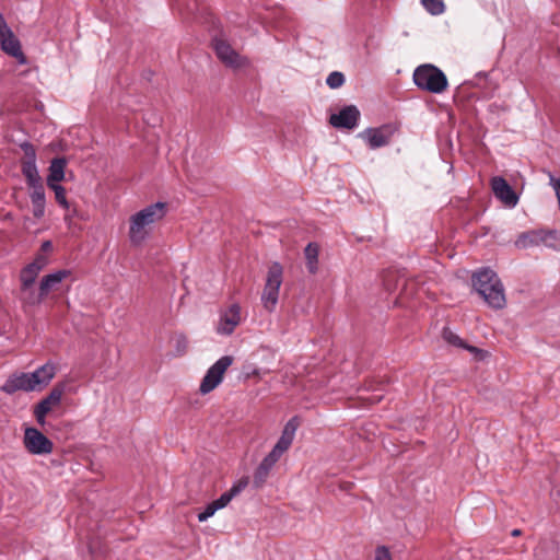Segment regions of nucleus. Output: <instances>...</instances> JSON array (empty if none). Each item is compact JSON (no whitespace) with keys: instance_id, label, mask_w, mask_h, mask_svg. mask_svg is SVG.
I'll return each instance as SVG.
<instances>
[{"instance_id":"1","label":"nucleus","mask_w":560,"mask_h":560,"mask_svg":"<svg viewBox=\"0 0 560 560\" xmlns=\"http://www.w3.org/2000/svg\"><path fill=\"white\" fill-rule=\"evenodd\" d=\"M166 214V205L156 202L136 212L129 218V241L133 246L141 245L149 236L153 225Z\"/></svg>"},{"instance_id":"2","label":"nucleus","mask_w":560,"mask_h":560,"mask_svg":"<svg viewBox=\"0 0 560 560\" xmlns=\"http://www.w3.org/2000/svg\"><path fill=\"white\" fill-rule=\"evenodd\" d=\"M472 287L490 307L501 310L505 306L503 284L490 268H482L472 275Z\"/></svg>"},{"instance_id":"3","label":"nucleus","mask_w":560,"mask_h":560,"mask_svg":"<svg viewBox=\"0 0 560 560\" xmlns=\"http://www.w3.org/2000/svg\"><path fill=\"white\" fill-rule=\"evenodd\" d=\"M282 281L283 267L279 262H272L268 267L260 298L264 308L269 313H272L277 307Z\"/></svg>"},{"instance_id":"4","label":"nucleus","mask_w":560,"mask_h":560,"mask_svg":"<svg viewBox=\"0 0 560 560\" xmlns=\"http://www.w3.org/2000/svg\"><path fill=\"white\" fill-rule=\"evenodd\" d=\"M413 82L419 89L436 94L447 88L446 75L433 65L419 66L413 72Z\"/></svg>"},{"instance_id":"5","label":"nucleus","mask_w":560,"mask_h":560,"mask_svg":"<svg viewBox=\"0 0 560 560\" xmlns=\"http://www.w3.org/2000/svg\"><path fill=\"white\" fill-rule=\"evenodd\" d=\"M213 49L219 60L228 68L238 70L249 66V60L240 55L224 38L215 37Z\"/></svg>"},{"instance_id":"6","label":"nucleus","mask_w":560,"mask_h":560,"mask_svg":"<svg viewBox=\"0 0 560 560\" xmlns=\"http://www.w3.org/2000/svg\"><path fill=\"white\" fill-rule=\"evenodd\" d=\"M67 390V383L59 382L57 383L50 393L43 398L37 405L34 407V417L39 425H45L46 416L56 407H58L61 402L62 396Z\"/></svg>"},{"instance_id":"7","label":"nucleus","mask_w":560,"mask_h":560,"mask_svg":"<svg viewBox=\"0 0 560 560\" xmlns=\"http://www.w3.org/2000/svg\"><path fill=\"white\" fill-rule=\"evenodd\" d=\"M233 358L224 355L220 358L206 373L201 381L199 390L201 394L212 392L223 380L224 373L231 366Z\"/></svg>"},{"instance_id":"8","label":"nucleus","mask_w":560,"mask_h":560,"mask_svg":"<svg viewBox=\"0 0 560 560\" xmlns=\"http://www.w3.org/2000/svg\"><path fill=\"white\" fill-rule=\"evenodd\" d=\"M0 46L1 49L11 57L18 59L20 63L25 62V56L21 48L19 38L9 27L3 14L0 12Z\"/></svg>"},{"instance_id":"9","label":"nucleus","mask_w":560,"mask_h":560,"mask_svg":"<svg viewBox=\"0 0 560 560\" xmlns=\"http://www.w3.org/2000/svg\"><path fill=\"white\" fill-rule=\"evenodd\" d=\"M24 446L35 455L50 454L54 448L52 442L35 428H26L24 431Z\"/></svg>"},{"instance_id":"10","label":"nucleus","mask_w":560,"mask_h":560,"mask_svg":"<svg viewBox=\"0 0 560 560\" xmlns=\"http://www.w3.org/2000/svg\"><path fill=\"white\" fill-rule=\"evenodd\" d=\"M396 131L395 126L386 124L378 128H368L360 133V137L366 140L371 149H378L387 145Z\"/></svg>"},{"instance_id":"11","label":"nucleus","mask_w":560,"mask_h":560,"mask_svg":"<svg viewBox=\"0 0 560 560\" xmlns=\"http://www.w3.org/2000/svg\"><path fill=\"white\" fill-rule=\"evenodd\" d=\"M551 238H556L555 231L533 230L520 234L515 241V246L521 249L538 246L540 244L546 246H556L555 244L549 243V240Z\"/></svg>"},{"instance_id":"12","label":"nucleus","mask_w":560,"mask_h":560,"mask_svg":"<svg viewBox=\"0 0 560 560\" xmlns=\"http://www.w3.org/2000/svg\"><path fill=\"white\" fill-rule=\"evenodd\" d=\"M241 322V306L234 303L221 313L217 332L220 335H231Z\"/></svg>"},{"instance_id":"13","label":"nucleus","mask_w":560,"mask_h":560,"mask_svg":"<svg viewBox=\"0 0 560 560\" xmlns=\"http://www.w3.org/2000/svg\"><path fill=\"white\" fill-rule=\"evenodd\" d=\"M359 118V109L354 105H349L343 107L338 114H332L329 122L335 128L353 129L357 127Z\"/></svg>"},{"instance_id":"14","label":"nucleus","mask_w":560,"mask_h":560,"mask_svg":"<svg viewBox=\"0 0 560 560\" xmlns=\"http://www.w3.org/2000/svg\"><path fill=\"white\" fill-rule=\"evenodd\" d=\"M491 189L494 196L508 207H515L518 197L509 183L501 176H494L491 179Z\"/></svg>"},{"instance_id":"15","label":"nucleus","mask_w":560,"mask_h":560,"mask_svg":"<svg viewBox=\"0 0 560 560\" xmlns=\"http://www.w3.org/2000/svg\"><path fill=\"white\" fill-rule=\"evenodd\" d=\"M280 458L281 456L272 450L264 457L253 476V485L255 488L259 489L266 483L270 471Z\"/></svg>"},{"instance_id":"16","label":"nucleus","mask_w":560,"mask_h":560,"mask_svg":"<svg viewBox=\"0 0 560 560\" xmlns=\"http://www.w3.org/2000/svg\"><path fill=\"white\" fill-rule=\"evenodd\" d=\"M1 390L5 394L12 395L15 392H34L36 390L28 373L12 374L2 385Z\"/></svg>"},{"instance_id":"17","label":"nucleus","mask_w":560,"mask_h":560,"mask_svg":"<svg viewBox=\"0 0 560 560\" xmlns=\"http://www.w3.org/2000/svg\"><path fill=\"white\" fill-rule=\"evenodd\" d=\"M384 287L387 291H395L401 287V296L396 300V303L404 304L405 296L408 295L409 289L415 287V281L406 280L404 277H399L396 271H387L383 278Z\"/></svg>"},{"instance_id":"18","label":"nucleus","mask_w":560,"mask_h":560,"mask_svg":"<svg viewBox=\"0 0 560 560\" xmlns=\"http://www.w3.org/2000/svg\"><path fill=\"white\" fill-rule=\"evenodd\" d=\"M299 424L300 422L296 417H293L287 422L282 430L281 436L272 448L273 452L282 456L290 448Z\"/></svg>"},{"instance_id":"19","label":"nucleus","mask_w":560,"mask_h":560,"mask_svg":"<svg viewBox=\"0 0 560 560\" xmlns=\"http://www.w3.org/2000/svg\"><path fill=\"white\" fill-rule=\"evenodd\" d=\"M57 368L54 363L47 362L36 371L28 373L36 390H42L55 377Z\"/></svg>"},{"instance_id":"20","label":"nucleus","mask_w":560,"mask_h":560,"mask_svg":"<svg viewBox=\"0 0 560 560\" xmlns=\"http://www.w3.org/2000/svg\"><path fill=\"white\" fill-rule=\"evenodd\" d=\"M45 298L46 294L43 293L40 287L38 289L35 288V284L20 287L19 299L24 310L40 304Z\"/></svg>"},{"instance_id":"21","label":"nucleus","mask_w":560,"mask_h":560,"mask_svg":"<svg viewBox=\"0 0 560 560\" xmlns=\"http://www.w3.org/2000/svg\"><path fill=\"white\" fill-rule=\"evenodd\" d=\"M248 477H242L229 491L222 493L219 499L214 500L213 502L218 510L225 508L233 498L238 495L248 486Z\"/></svg>"},{"instance_id":"22","label":"nucleus","mask_w":560,"mask_h":560,"mask_svg":"<svg viewBox=\"0 0 560 560\" xmlns=\"http://www.w3.org/2000/svg\"><path fill=\"white\" fill-rule=\"evenodd\" d=\"M67 160L65 158H55L48 167L47 186L50 184H59L65 179V170Z\"/></svg>"},{"instance_id":"23","label":"nucleus","mask_w":560,"mask_h":560,"mask_svg":"<svg viewBox=\"0 0 560 560\" xmlns=\"http://www.w3.org/2000/svg\"><path fill=\"white\" fill-rule=\"evenodd\" d=\"M443 338L447 343L455 346L457 348L466 349L469 352L474 353L475 357L478 358L479 360H481L485 357V351L478 349L475 346L467 345L459 336H457L448 328H445L443 330Z\"/></svg>"},{"instance_id":"24","label":"nucleus","mask_w":560,"mask_h":560,"mask_svg":"<svg viewBox=\"0 0 560 560\" xmlns=\"http://www.w3.org/2000/svg\"><path fill=\"white\" fill-rule=\"evenodd\" d=\"M70 276L69 270H58L54 273L47 275L43 277L40 280L39 287L43 293L48 295V293L56 289V285L59 284L62 280Z\"/></svg>"},{"instance_id":"25","label":"nucleus","mask_w":560,"mask_h":560,"mask_svg":"<svg viewBox=\"0 0 560 560\" xmlns=\"http://www.w3.org/2000/svg\"><path fill=\"white\" fill-rule=\"evenodd\" d=\"M21 171L25 177L26 185L30 190L44 188L43 179L39 176L36 164L35 165H22Z\"/></svg>"},{"instance_id":"26","label":"nucleus","mask_w":560,"mask_h":560,"mask_svg":"<svg viewBox=\"0 0 560 560\" xmlns=\"http://www.w3.org/2000/svg\"><path fill=\"white\" fill-rule=\"evenodd\" d=\"M30 198L32 202V212L36 219H40L45 214L46 197L45 188L30 190Z\"/></svg>"},{"instance_id":"27","label":"nucleus","mask_w":560,"mask_h":560,"mask_svg":"<svg viewBox=\"0 0 560 560\" xmlns=\"http://www.w3.org/2000/svg\"><path fill=\"white\" fill-rule=\"evenodd\" d=\"M318 254L319 247L316 243H308L304 249L306 268L310 273L314 275L318 269Z\"/></svg>"},{"instance_id":"28","label":"nucleus","mask_w":560,"mask_h":560,"mask_svg":"<svg viewBox=\"0 0 560 560\" xmlns=\"http://www.w3.org/2000/svg\"><path fill=\"white\" fill-rule=\"evenodd\" d=\"M23 156L21 158L22 165H35L36 164V150L33 144L24 142L21 144Z\"/></svg>"},{"instance_id":"29","label":"nucleus","mask_w":560,"mask_h":560,"mask_svg":"<svg viewBox=\"0 0 560 560\" xmlns=\"http://www.w3.org/2000/svg\"><path fill=\"white\" fill-rule=\"evenodd\" d=\"M49 189H51L55 194V199L56 201L58 202V205L60 207H62L65 210H69L70 209V203L68 202L67 200V196H66V189L65 187H62L61 185L59 184H50L48 186Z\"/></svg>"},{"instance_id":"30","label":"nucleus","mask_w":560,"mask_h":560,"mask_svg":"<svg viewBox=\"0 0 560 560\" xmlns=\"http://www.w3.org/2000/svg\"><path fill=\"white\" fill-rule=\"evenodd\" d=\"M421 4L432 15H440L445 11L442 0H421Z\"/></svg>"},{"instance_id":"31","label":"nucleus","mask_w":560,"mask_h":560,"mask_svg":"<svg viewBox=\"0 0 560 560\" xmlns=\"http://www.w3.org/2000/svg\"><path fill=\"white\" fill-rule=\"evenodd\" d=\"M326 83L330 89H338L343 85L345 75L341 72L334 71L327 77Z\"/></svg>"},{"instance_id":"32","label":"nucleus","mask_w":560,"mask_h":560,"mask_svg":"<svg viewBox=\"0 0 560 560\" xmlns=\"http://www.w3.org/2000/svg\"><path fill=\"white\" fill-rule=\"evenodd\" d=\"M36 276L30 272L25 267L21 270L20 273V282L21 285H32L35 284Z\"/></svg>"},{"instance_id":"33","label":"nucleus","mask_w":560,"mask_h":560,"mask_svg":"<svg viewBox=\"0 0 560 560\" xmlns=\"http://www.w3.org/2000/svg\"><path fill=\"white\" fill-rule=\"evenodd\" d=\"M218 511V508L215 506L214 502L212 501L209 503L205 511L198 514V521L199 522H206L209 517H211L215 512Z\"/></svg>"},{"instance_id":"34","label":"nucleus","mask_w":560,"mask_h":560,"mask_svg":"<svg viewBox=\"0 0 560 560\" xmlns=\"http://www.w3.org/2000/svg\"><path fill=\"white\" fill-rule=\"evenodd\" d=\"M375 560H392V555L387 547L378 546L375 550Z\"/></svg>"},{"instance_id":"35","label":"nucleus","mask_w":560,"mask_h":560,"mask_svg":"<svg viewBox=\"0 0 560 560\" xmlns=\"http://www.w3.org/2000/svg\"><path fill=\"white\" fill-rule=\"evenodd\" d=\"M49 262V257L47 256H44L39 253H37L35 255V258L34 260L32 261V264H34L35 266H38L39 268L44 269Z\"/></svg>"},{"instance_id":"36","label":"nucleus","mask_w":560,"mask_h":560,"mask_svg":"<svg viewBox=\"0 0 560 560\" xmlns=\"http://www.w3.org/2000/svg\"><path fill=\"white\" fill-rule=\"evenodd\" d=\"M187 345H188V341L184 336H179L176 338V349H177V353L179 355H182L186 352Z\"/></svg>"},{"instance_id":"37","label":"nucleus","mask_w":560,"mask_h":560,"mask_svg":"<svg viewBox=\"0 0 560 560\" xmlns=\"http://www.w3.org/2000/svg\"><path fill=\"white\" fill-rule=\"evenodd\" d=\"M175 5H176L177 10L180 13L186 11L187 14H194V11H195V8H196V3L195 2H194V5H191L190 3H187L186 5H183L179 0H175Z\"/></svg>"},{"instance_id":"38","label":"nucleus","mask_w":560,"mask_h":560,"mask_svg":"<svg viewBox=\"0 0 560 560\" xmlns=\"http://www.w3.org/2000/svg\"><path fill=\"white\" fill-rule=\"evenodd\" d=\"M51 252H52V243L50 241L43 242L38 253L44 255V256L49 257V254Z\"/></svg>"},{"instance_id":"39","label":"nucleus","mask_w":560,"mask_h":560,"mask_svg":"<svg viewBox=\"0 0 560 560\" xmlns=\"http://www.w3.org/2000/svg\"><path fill=\"white\" fill-rule=\"evenodd\" d=\"M25 268L34 273L36 277L39 275V272L43 270L42 268H39L38 266H35L34 264L30 262L28 265L25 266Z\"/></svg>"},{"instance_id":"40","label":"nucleus","mask_w":560,"mask_h":560,"mask_svg":"<svg viewBox=\"0 0 560 560\" xmlns=\"http://www.w3.org/2000/svg\"><path fill=\"white\" fill-rule=\"evenodd\" d=\"M25 268L34 273L36 277L39 275V272L43 270L42 268H39L38 266H35L34 264L30 262L28 265L25 266Z\"/></svg>"},{"instance_id":"41","label":"nucleus","mask_w":560,"mask_h":560,"mask_svg":"<svg viewBox=\"0 0 560 560\" xmlns=\"http://www.w3.org/2000/svg\"><path fill=\"white\" fill-rule=\"evenodd\" d=\"M363 399H364V400H366V401H369V404H371V405H372V404H376V402L381 401L382 396H381V395H373V396H371V397H365V398H363Z\"/></svg>"},{"instance_id":"42","label":"nucleus","mask_w":560,"mask_h":560,"mask_svg":"<svg viewBox=\"0 0 560 560\" xmlns=\"http://www.w3.org/2000/svg\"><path fill=\"white\" fill-rule=\"evenodd\" d=\"M549 243H552V244L556 245V246H552L553 248H559L560 247V237L558 236L557 233H556V238L549 240Z\"/></svg>"},{"instance_id":"43","label":"nucleus","mask_w":560,"mask_h":560,"mask_svg":"<svg viewBox=\"0 0 560 560\" xmlns=\"http://www.w3.org/2000/svg\"><path fill=\"white\" fill-rule=\"evenodd\" d=\"M512 535H513V536H517V535H520V529H514V530L512 532Z\"/></svg>"},{"instance_id":"44","label":"nucleus","mask_w":560,"mask_h":560,"mask_svg":"<svg viewBox=\"0 0 560 560\" xmlns=\"http://www.w3.org/2000/svg\"><path fill=\"white\" fill-rule=\"evenodd\" d=\"M369 388L375 389L372 383L369 385Z\"/></svg>"}]
</instances>
